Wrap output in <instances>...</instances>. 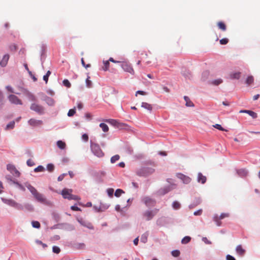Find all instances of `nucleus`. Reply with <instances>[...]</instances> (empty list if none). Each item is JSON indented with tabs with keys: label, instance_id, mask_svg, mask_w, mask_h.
<instances>
[{
	"label": "nucleus",
	"instance_id": "1",
	"mask_svg": "<svg viewBox=\"0 0 260 260\" xmlns=\"http://www.w3.org/2000/svg\"><path fill=\"white\" fill-rule=\"evenodd\" d=\"M73 190L71 189L64 188L61 191V194L64 199H67L69 200L78 201L80 198L72 194Z\"/></svg>",
	"mask_w": 260,
	"mask_h": 260
},
{
	"label": "nucleus",
	"instance_id": "2",
	"mask_svg": "<svg viewBox=\"0 0 260 260\" xmlns=\"http://www.w3.org/2000/svg\"><path fill=\"white\" fill-rule=\"evenodd\" d=\"M90 148L92 152L95 156L99 157H102L104 156V153L103 152V151L102 150L100 146L98 144L93 143H91Z\"/></svg>",
	"mask_w": 260,
	"mask_h": 260
},
{
	"label": "nucleus",
	"instance_id": "3",
	"mask_svg": "<svg viewBox=\"0 0 260 260\" xmlns=\"http://www.w3.org/2000/svg\"><path fill=\"white\" fill-rule=\"evenodd\" d=\"M34 197L38 202L45 205L50 206L52 205L51 202L47 200L43 194L39 192H37Z\"/></svg>",
	"mask_w": 260,
	"mask_h": 260
},
{
	"label": "nucleus",
	"instance_id": "4",
	"mask_svg": "<svg viewBox=\"0 0 260 260\" xmlns=\"http://www.w3.org/2000/svg\"><path fill=\"white\" fill-rule=\"evenodd\" d=\"M121 67L124 71L127 72L132 75H135V71L131 64L129 62H123L121 64Z\"/></svg>",
	"mask_w": 260,
	"mask_h": 260
},
{
	"label": "nucleus",
	"instance_id": "5",
	"mask_svg": "<svg viewBox=\"0 0 260 260\" xmlns=\"http://www.w3.org/2000/svg\"><path fill=\"white\" fill-rule=\"evenodd\" d=\"M30 108L31 110L34 111L40 114H42L44 113V108L42 106L36 103L32 104Z\"/></svg>",
	"mask_w": 260,
	"mask_h": 260
},
{
	"label": "nucleus",
	"instance_id": "6",
	"mask_svg": "<svg viewBox=\"0 0 260 260\" xmlns=\"http://www.w3.org/2000/svg\"><path fill=\"white\" fill-rule=\"evenodd\" d=\"M157 212V209L147 210L143 213V216L147 220H150L156 214Z\"/></svg>",
	"mask_w": 260,
	"mask_h": 260
},
{
	"label": "nucleus",
	"instance_id": "7",
	"mask_svg": "<svg viewBox=\"0 0 260 260\" xmlns=\"http://www.w3.org/2000/svg\"><path fill=\"white\" fill-rule=\"evenodd\" d=\"M7 170L15 177H19L20 175V172L16 169L15 167L11 164H8L7 166Z\"/></svg>",
	"mask_w": 260,
	"mask_h": 260
},
{
	"label": "nucleus",
	"instance_id": "8",
	"mask_svg": "<svg viewBox=\"0 0 260 260\" xmlns=\"http://www.w3.org/2000/svg\"><path fill=\"white\" fill-rule=\"evenodd\" d=\"M142 201L147 207H153L155 204V201L148 197H144Z\"/></svg>",
	"mask_w": 260,
	"mask_h": 260
},
{
	"label": "nucleus",
	"instance_id": "9",
	"mask_svg": "<svg viewBox=\"0 0 260 260\" xmlns=\"http://www.w3.org/2000/svg\"><path fill=\"white\" fill-rule=\"evenodd\" d=\"M8 99L10 102L16 105H22L21 101L18 99L17 96L14 94H11L9 96Z\"/></svg>",
	"mask_w": 260,
	"mask_h": 260
},
{
	"label": "nucleus",
	"instance_id": "10",
	"mask_svg": "<svg viewBox=\"0 0 260 260\" xmlns=\"http://www.w3.org/2000/svg\"><path fill=\"white\" fill-rule=\"evenodd\" d=\"M177 177L182 180L183 182L185 184H188L191 181V178L181 173H178L176 175Z\"/></svg>",
	"mask_w": 260,
	"mask_h": 260
},
{
	"label": "nucleus",
	"instance_id": "11",
	"mask_svg": "<svg viewBox=\"0 0 260 260\" xmlns=\"http://www.w3.org/2000/svg\"><path fill=\"white\" fill-rule=\"evenodd\" d=\"M43 122L41 120H37L34 118H31L28 121V123L32 126H37L42 124Z\"/></svg>",
	"mask_w": 260,
	"mask_h": 260
},
{
	"label": "nucleus",
	"instance_id": "12",
	"mask_svg": "<svg viewBox=\"0 0 260 260\" xmlns=\"http://www.w3.org/2000/svg\"><path fill=\"white\" fill-rule=\"evenodd\" d=\"M9 55L8 54H5L3 57L1 61L0 62V64L2 67H5L9 60Z\"/></svg>",
	"mask_w": 260,
	"mask_h": 260
},
{
	"label": "nucleus",
	"instance_id": "13",
	"mask_svg": "<svg viewBox=\"0 0 260 260\" xmlns=\"http://www.w3.org/2000/svg\"><path fill=\"white\" fill-rule=\"evenodd\" d=\"M198 181L201 182L202 184H204L206 181V176L203 175L201 173H199L198 174Z\"/></svg>",
	"mask_w": 260,
	"mask_h": 260
},
{
	"label": "nucleus",
	"instance_id": "14",
	"mask_svg": "<svg viewBox=\"0 0 260 260\" xmlns=\"http://www.w3.org/2000/svg\"><path fill=\"white\" fill-rule=\"evenodd\" d=\"M217 25L218 28L223 31H225L226 30V26L225 24L222 21L218 22Z\"/></svg>",
	"mask_w": 260,
	"mask_h": 260
},
{
	"label": "nucleus",
	"instance_id": "15",
	"mask_svg": "<svg viewBox=\"0 0 260 260\" xmlns=\"http://www.w3.org/2000/svg\"><path fill=\"white\" fill-rule=\"evenodd\" d=\"M27 189L30 191V192L32 194V195L34 196L35 194L38 192V191L37 190V189L31 186L30 184H28L26 185Z\"/></svg>",
	"mask_w": 260,
	"mask_h": 260
},
{
	"label": "nucleus",
	"instance_id": "16",
	"mask_svg": "<svg viewBox=\"0 0 260 260\" xmlns=\"http://www.w3.org/2000/svg\"><path fill=\"white\" fill-rule=\"evenodd\" d=\"M184 99L186 102L185 105L187 107H193V103L190 100L189 98L187 96H184Z\"/></svg>",
	"mask_w": 260,
	"mask_h": 260
},
{
	"label": "nucleus",
	"instance_id": "17",
	"mask_svg": "<svg viewBox=\"0 0 260 260\" xmlns=\"http://www.w3.org/2000/svg\"><path fill=\"white\" fill-rule=\"evenodd\" d=\"M141 107L149 111H151L152 109V106L150 104L146 102H142L141 104Z\"/></svg>",
	"mask_w": 260,
	"mask_h": 260
},
{
	"label": "nucleus",
	"instance_id": "18",
	"mask_svg": "<svg viewBox=\"0 0 260 260\" xmlns=\"http://www.w3.org/2000/svg\"><path fill=\"white\" fill-rule=\"evenodd\" d=\"M56 144L57 147L60 149H64L66 147V143L61 140L58 141Z\"/></svg>",
	"mask_w": 260,
	"mask_h": 260
},
{
	"label": "nucleus",
	"instance_id": "19",
	"mask_svg": "<svg viewBox=\"0 0 260 260\" xmlns=\"http://www.w3.org/2000/svg\"><path fill=\"white\" fill-rule=\"evenodd\" d=\"M144 168H141L137 171V174L139 176H146V172Z\"/></svg>",
	"mask_w": 260,
	"mask_h": 260
},
{
	"label": "nucleus",
	"instance_id": "20",
	"mask_svg": "<svg viewBox=\"0 0 260 260\" xmlns=\"http://www.w3.org/2000/svg\"><path fill=\"white\" fill-rule=\"evenodd\" d=\"M245 113L248 114L249 116H251L252 118L255 119L257 117V115L256 113L250 110H245Z\"/></svg>",
	"mask_w": 260,
	"mask_h": 260
},
{
	"label": "nucleus",
	"instance_id": "21",
	"mask_svg": "<svg viewBox=\"0 0 260 260\" xmlns=\"http://www.w3.org/2000/svg\"><path fill=\"white\" fill-rule=\"evenodd\" d=\"M148 235L149 234L147 232L144 233L141 236V241L144 243H145L147 241Z\"/></svg>",
	"mask_w": 260,
	"mask_h": 260
},
{
	"label": "nucleus",
	"instance_id": "22",
	"mask_svg": "<svg viewBox=\"0 0 260 260\" xmlns=\"http://www.w3.org/2000/svg\"><path fill=\"white\" fill-rule=\"evenodd\" d=\"M5 203L13 207H16L17 205V204L12 200H6Z\"/></svg>",
	"mask_w": 260,
	"mask_h": 260
},
{
	"label": "nucleus",
	"instance_id": "23",
	"mask_svg": "<svg viewBox=\"0 0 260 260\" xmlns=\"http://www.w3.org/2000/svg\"><path fill=\"white\" fill-rule=\"evenodd\" d=\"M236 252L237 253L240 255H242L243 254H244V249H243L241 245H238L237 247H236Z\"/></svg>",
	"mask_w": 260,
	"mask_h": 260
},
{
	"label": "nucleus",
	"instance_id": "24",
	"mask_svg": "<svg viewBox=\"0 0 260 260\" xmlns=\"http://www.w3.org/2000/svg\"><path fill=\"white\" fill-rule=\"evenodd\" d=\"M100 127L102 129L104 132H108L109 131V127L108 125L104 123H100Z\"/></svg>",
	"mask_w": 260,
	"mask_h": 260
},
{
	"label": "nucleus",
	"instance_id": "25",
	"mask_svg": "<svg viewBox=\"0 0 260 260\" xmlns=\"http://www.w3.org/2000/svg\"><path fill=\"white\" fill-rule=\"evenodd\" d=\"M240 75H241V73L240 72L231 73L230 74V78L233 79H238L240 78Z\"/></svg>",
	"mask_w": 260,
	"mask_h": 260
},
{
	"label": "nucleus",
	"instance_id": "26",
	"mask_svg": "<svg viewBox=\"0 0 260 260\" xmlns=\"http://www.w3.org/2000/svg\"><path fill=\"white\" fill-rule=\"evenodd\" d=\"M104 66L102 69L104 71H106L109 70V61L108 60L103 61Z\"/></svg>",
	"mask_w": 260,
	"mask_h": 260
},
{
	"label": "nucleus",
	"instance_id": "27",
	"mask_svg": "<svg viewBox=\"0 0 260 260\" xmlns=\"http://www.w3.org/2000/svg\"><path fill=\"white\" fill-rule=\"evenodd\" d=\"M78 221L83 226H87L89 229H93L92 225L90 223L86 224L85 222L82 219H78Z\"/></svg>",
	"mask_w": 260,
	"mask_h": 260
},
{
	"label": "nucleus",
	"instance_id": "28",
	"mask_svg": "<svg viewBox=\"0 0 260 260\" xmlns=\"http://www.w3.org/2000/svg\"><path fill=\"white\" fill-rule=\"evenodd\" d=\"M45 101L46 103L49 106H53L54 104V100L50 97H47L45 99Z\"/></svg>",
	"mask_w": 260,
	"mask_h": 260
},
{
	"label": "nucleus",
	"instance_id": "29",
	"mask_svg": "<svg viewBox=\"0 0 260 260\" xmlns=\"http://www.w3.org/2000/svg\"><path fill=\"white\" fill-rule=\"evenodd\" d=\"M120 158V156L119 155L116 154L113 156L110 159L111 162L113 164L115 163L116 161L118 160Z\"/></svg>",
	"mask_w": 260,
	"mask_h": 260
},
{
	"label": "nucleus",
	"instance_id": "30",
	"mask_svg": "<svg viewBox=\"0 0 260 260\" xmlns=\"http://www.w3.org/2000/svg\"><path fill=\"white\" fill-rule=\"evenodd\" d=\"M254 81V78H253V76H248L247 79H246V83L250 85H251Z\"/></svg>",
	"mask_w": 260,
	"mask_h": 260
},
{
	"label": "nucleus",
	"instance_id": "31",
	"mask_svg": "<svg viewBox=\"0 0 260 260\" xmlns=\"http://www.w3.org/2000/svg\"><path fill=\"white\" fill-rule=\"evenodd\" d=\"M190 240H191V238L190 237L185 236L182 239L181 243L183 244H187L188 242H189Z\"/></svg>",
	"mask_w": 260,
	"mask_h": 260
},
{
	"label": "nucleus",
	"instance_id": "32",
	"mask_svg": "<svg viewBox=\"0 0 260 260\" xmlns=\"http://www.w3.org/2000/svg\"><path fill=\"white\" fill-rule=\"evenodd\" d=\"M18 47L15 44H12L9 46V50L12 52L16 51Z\"/></svg>",
	"mask_w": 260,
	"mask_h": 260
},
{
	"label": "nucleus",
	"instance_id": "33",
	"mask_svg": "<svg viewBox=\"0 0 260 260\" xmlns=\"http://www.w3.org/2000/svg\"><path fill=\"white\" fill-rule=\"evenodd\" d=\"M15 122L14 121H11L8 123L6 127V129H13L14 127Z\"/></svg>",
	"mask_w": 260,
	"mask_h": 260
},
{
	"label": "nucleus",
	"instance_id": "34",
	"mask_svg": "<svg viewBox=\"0 0 260 260\" xmlns=\"http://www.w3.org/2000/svg\"><path fill=\"white\" fill-rule=\"evenodd\" d=\"M144 170L146 171V176L152 174L154 172V170L151 168H144Z\"/></svg>",
	"mask_w": 260,
	"mask_h": 260
},
{
	"label": "nucleus",
	"instance_id": "35",
	"mask_svg": "<svg viewBox=\"0 0 260 260\" xmlns=\"http://www.w3.org/2000/svg\"><path fill=\"white\" fill-rule=\"evenodd\" d=\"M124 192L123 191V190L121 189H117L116 190L115 192V196L116 197H119L121 195V194L123 193Z\"/></svg>",
	"mask_w": 260,
	"mask_h": 260
},
{
	"label": "nucleus",
	"instance_id": "36",
	"mask_svg": "<svg viewBox=\"0 0 260 260\" xmlns=\"http://www.w3.org/2000/svg\"><path fill=\"white\" fill-rule=\"evenodd\" d=\"M180 204L177 201H175L173 203V207L175 209H179L180 208Z\"/></svg>",
	"mask_w": 260,
	"mask_h": 260
},
{
	"label": "nucleus",
	"instance_id": "37",
	"mask_svg": "<svg viewBox=\"0 0 260 260\" xmlns=\"http://www.w3.org/2000/svg\"><path fill=\"white\" fill-rule=\"evenodd\" d=\"M45 170V168L42 166H39L38 167L35 169L34 171L35 172H43Z\"/></svg>",
	"mask_w": 260,
	"mask_h": 260
},
{
	"label": "nucleus",
	"instance_id": "38",
	"mask_svg": "<svg viewBox=\"0 0 260 260\" xmlns=\"http://www.w3.org/2000/svg\"><path fill=\"white\" fill-rule=\"evenodd\" d=\"M32 225L34 228H40V223L37 221H33L31 222Z\"/></svg>",
	"mask_w": 260,
	"mask_h": 260
},
{
	"label": "nucleus",
	"instance_id": "39",
	"mask_svg": "<svg viewBox=\"0 0 260 260\" xmlns=\"http://www.w3.org/2000/svg\"><path fill=\"white\" fill-rule=\"evenodd\" d=\"M47 169L49 172H52L54 169V166L52 164H49L47 166Z\"/></svg>",
	"mask_w": 260,
	"mask_h": 260
},
{
	"label": "nucleus",
	"instance_id": "40",
	"mask_svg": "<svg viewBox=\"0 0 260 260\" xmlns=\"http://www.w3.org/2000/svg\"><path fill=\"white\" fill-rule=\"evenodd\" d=\"M180 252L178 250H175L172 251V255L174 257H178L179 256Z\"/></svg>",
	"mask_w": 260,
	"mask_h": 260
},
{
	"label": "nucleus",
	"instance_id": "41",
	"mask_svg": "<svg viewBox=\"0 0 260 260\" xmlns=\"http://www.w3.org/2000/svg\"><path fill=\"white\" fill-rule=\"evenodd\" d=\"M219 42L221 45H226L229 42V39L227 38H223L220 40Z\"/></svg>",
	"mask_w": 260,
	"mask_h": 260
},
{
	"label": "nucleus",
	"instance_id": "42",
	"mask_svg": "<svg viewBox=\"0 0 260 260\" xmlns=\"http://www.w3.org/2000/svg\"><path fill=\"white\" fill-rule=\"evenodd\" d=\"M214 127L220 130V131H226V130H225V129H224L221 126V125L219 124H216L215 125H213Z\"/></svg>",
	"mask_w": 260,
	"mask_h": 260
},
{
	"label": "nucleus",
	"instance_id": "43",
	"mask_svg": "<svg viewBox=\"0 0 260 260\" xmlns=\"http://www.w3.org/2000/svg\"><path fill=\"white\" fill-rule=\"evenodd\" d=\"M89 79L90 77L88 76L86 80V84L88 87L90 88L92 86V82Z\"/></svg>",
	"mask_w": 260,
	"mask_h": 260
},
{
	"label": "nucleus",
	"instance_id": "44",
	"mask_svg": "<svg viewBox=\"0 0 260 260\" xmlns=\"http://www.w3.org/2000/svg\"><path fill=\"white\" fill-rule=\"evenodd\" d=\"M75 112L76 111L75 109H70L68 113V116L69 117L73 116L75 114Z\"/></svg>",
	"mask_w": 260,
	"mask_h": 260
},
{
	"label": "nucleus",
	"instance_id": "45",
	"mask_svg": "<svg viewBox=\"0 0 260 260\" xmlns=\"http://www.w3.org/2000/svg\"><path fill=\"white\" fill-rule=\"evenodd\" d=\"M106 121L111 123V124L113 125H116L117 123H118L117 121L114 119H108L106 120Z\"/></svg>",
	"mask_w": 260,
	"mask_h": 260
},
{
	"label": "nucleus",
	"instance_id": "46",
	"mask_svg": "<svg viewBox=\"0 0 260 260\" xmlns=\"http://www.w3.org/2000/svg\"><path fill=\"white\" fill-rule=\"evenodd\" d=\"M222 82V80L221 79H218L215 80L213 81L212 84H213L215 85H218L219 84L221 83Z\"/></svg>",
	"mask_w": 260,
	"mask_h": 260
},
{
	"label": "nucleus",
	"instance_id": "47",
	"mask_svg": "<svg viewBox=\"0 0 260 260\" xmlns=\"http://www.w3.org/2000/svg\"><path fill=\"white\" fill-rule=\"evenodd\" d=\"M52 250L53 252L55 253H59L60 251V248L56 246L53 247Z\"/></svg>",
	"mask_w": 260,
	"mask_h": 260
},
{
	"label": "nucleus",
	"instance_id": "48",
	"mask_svg": "<svg viewBox=\"0 0 260 260\" xmlns=\"http://www.w3.org/2000/svg\"><path fill=\"white\" fill-rule=\"evenodd\" d=\"M108 195L110 197H112L114 192V189L113 188H108L107 190Z\"/></svg>",
	"mask_w": 260,
	"mask_h": 260
},
{
	"label": "nucleus",
	"instance_id": "49",
	"mask_svg": "<svg viewBox=\"0 0 260 260\" xmlns=\"http://www.w3.org/2000/svg\"><path fill=\"white\" fill-rule=\"evenodd\" d=\"M63 85L68 87H70L71 86V83H70V82L66 79V80H64L63 81Z\"/></svg>",
	"mask_w": 260,
	"mask_h": 260
},
{
	"label": "nucleus",
	"instance_id": "50",
	"mask_svg": "<svg viewBox=\"0 0 260 260\" xmlns=\"http://www.w3.org/2000/svg\"><path fill=\"white\" fill-rule=\"evenodd\" d=\"M27 165L28 166L31 167V166H33L34 165H35V162H34V161L32 160L29 159L27 160Z\"/></svg>",
	"mask_w": 260,
	"mask_h": 260
},
{
	"label": "nucleus",
	"instance_id": "51",
	"mask_svg": "<svg viewBox=\"0 0 260 260\" xmlns=\"http://www.w3.org/2000/svg\"><path fill=\"white\" fill-rule=\"evenodd\" d=\"M138 94L144 95H146L147 94V93L144 91L138 90L136 92V96H137Z\"/></svg>",
	"mask_w": 260,
	"mask_h": 260
},
{
	"label": "nucleus",
	"instance_id": "52",
	"mask_svg": "<svg viewBox=\"0 0 260 260\" xmlns=\"http://www.w3.org/2000/svg\"><path fill=\"white\" fill-rule=\"evenodd\" d=\"M202 213V209H200L198 211H195L194 213H193V214L196 216H198V215H201Z\"/></svg>",
	"mask_w": 260,
	"mask_h": 260
},
{
	"label": "nucleus",
	"instance_id": "53",
	"mask_svg": "<svg viewBox=\"0 0 260 260\" xmlns=\"http://www.w3.org/2000/svg\"><path fill=\"white\" fill-rule=\"evenodd\" d=\"M82 138L83 140L86 142L88 140V136L87 134H84L82 136Z\"/></svg>",
	"mask_w": 260,
	"mask_h": 260
},
{
	"label": "nucleus",
	"instance_id": "54",
	"mask_svg": "<svg viewBox=\"0 0 260 260\" xmlns=\"http://www.w3.org/2000/svg\"><path fill=\"white\" fill-rule=\"evenodd\" d=\"M71 208L73 211H81V209L77 206H72Z\"/></svg>",
	"mask_w": 260,
	"mask_h": 260
},
{
	"label": "nucleus",
	"instance_id": "55",
	"mask_svg": "<svg viewBox=\"0 0 260 260\" xmlns=\"http://www.w3.org/2000/svg\"><path fill=\"white\" fill-rule=\"evenodd\" d=\"M226 260H236L235 258L230 255H227L226 256Z\"/></svg>",
	"mask_w": 260,
	"mask_h": 260
},
{
	"label": "nucleus",
	"instance_id": "56",
	"mask_svg": "<svg viewBox=\"0 0 260 260\" xmlns=\"http://www.w3.org/2000/svg\"><path fill=\"white\" fill-rule=\"evenodd\" d=\"M228 214H226V213H222L220 217H219V219H223L224 218V217H228Z\"/></svg>",
	"mask_w": 260,
	"mask_h": 260
},
{
	"label": "nucleus",
	"instance_id": "57",
	"mask_svg": "<svg viewBox=\"0 0 260 260\" xmlns=\"http://www.w3.org/2000/svg\"><path fill=\"white\" fill-rule=\"evenodd\" d=\"M138 242H139V237H137L136 238H135L134 240V244L135 245H137L138 244Z\"/></svg>",
	"mask_w": 260,
	"mask_h": 260
},
{
	"label": "nucleus",
	"instance_id": "58",
	"mask_svg": "<svg viewBox=\"0 0 260 260\" xmlns=\"http://www.w3.org/2000/svg\"><path fill=\"white\" fill-rule=\"evenodd\" d=\"M6 88L8 89V90L11 92H14L13 89L11 86H7L6 87Z\"/></svg>",
	"mask_w": 260,
	"mask_h": 260
},
{
	"label": "nucleus",
	"instance_id": "59",
	"mask_svg": "<svg viewBox=\"0 0 260 260\" xmlns=\"http://www.w3.org/2000/svg\"><path fill=\"white\" fill-rule=\"evenodd\" d=\"M37 243L39 244L42 245V246L44 247H46L47 246L46 244L43 243L41 241L38 240V241H37Z\"/></svg>",
	"mask_w": 260,
	"mask_h": 260
},
{
	"label": "nucleus",
	"instance_id": "60",
	"mask_svg": "<svg viewBox=\"0 0 260 260\" xmlns=\"http://www.w3.org/2000/svg\"><path fill=\"white\" fill-rule=\"evenodd\" d=\"M69 159L67 157H64L62 159V161L63 163H67L69 161Z\"/></svg>",
	"mask_w": 260,
	"mask_h": 260
},
{
	"label": "nucleus",
	"instance_id": "61",
	"mask_svg": "<svg viewBox=\"0 0 260 260\" xmlns=\"http://www.w3.org/2000/svg\"><path fill=\"white\" fill-rule=\"evenodd\" d=\"M118 166L121 168H124L125 167V164L123 162H121L118 164Z\"/></svg>",
	"mask_w": 260,
	"mask_h": 260
},
{
	"label": "nucleus",
	"instance_id": "62",
	"mask_svg": "<svg viewBox=\"0 0 260 260\" xmlns=\"http://www.w3.org/2000/svg\"><path fill=\"white\" fill-rule=\"evenodd\" d=\"M48 78L49 77L46 75L43 76V79L45 81L46 83H47L48 82Z\"/></svg>",
	"mask_w": 260,
	"mask_h": 260
},
{
	"label": "nucleus",
	"instance_id": "63",
	"mask_svg": "<svg viewBox=\"0 0 260 260\" xmlns=\"http://www.w3.org/2000/svg\"><path fill=\"white\" fill-rule=\"evenodd\" d=\"M108 61H111V62H114V63L119 62V61L115 60L112 57H110Z\"/></svg>",
	"mask_w": 260,
	"mask_h": 260
},
{
	"label": "nucleus",
	"instance_id": "64",
	"mask_svg": "<svg viewBox=\"0 0 260 260\" xmlns=\"http://www.w3.org/2000/svg\"><path fill=\"white\" fill-rule=\"evenodd\" d=\"M63 178H64L63 177V175H60V176H58V177L57 178V180L58 181H62L63 179Z\"/></svg>",
	"mask_w": 260,
	"mask_h": 260
}]
</instances>
